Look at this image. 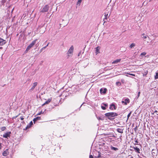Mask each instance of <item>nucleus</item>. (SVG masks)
Returning <instances> with one entry per match:
<instances>
[{
  "label": "nucleus",
  "mask_w": 158,
  "mask_h": 158,
  "mask_svg": "<svg viewBox=\"0 0 158 158\" xmlns=\"http://www.w3.org/2000/svg\"><path fill=\"white\" fill-rule=\"evenodd\" d=\"M73 45H72V46H71L70 48L68 50L67 52V54H68V55L69 54H72L73 52Z\"/></svg>",
  "instance_id": "nucleus-9"
},
{
  "label": "nucleus",
  "mask_w": 158,
  "mask_h": 158,
  "mask_svg": "<svg viewBox=\"0 0 158 158\" xmlns=\"http://www.w3.org/2000/svg\"><path fill=\"white\" fill-rule=\"evenodd\" d=\"M52 99L49 98L47 101H46L42 105V106H44L45 105L48 104L51 101Z\"/></svg>",
  "instance_id": "nucleus-18"
},
{
  "label": "nucleus",
  "mask_w": 158,
  "mask_h": 158,
  "mask_svg": "<svg viewBox=\"0 0 158 158\" xmlns=\"http://www.w3.org/2000/svg\"><path fill=\"white\" fill-rule=\"evenodd\" d=\"M35 119L36 120H39L41 119V118L40 117H37L36 118H35Z\"/></svg>",
  "instance_id": "nucleus-33"
},
{
  "label": "nucleus",
  "mask_w": 158,
  "mask_h": 158,
  "mask_svg": "<svg viewBox=\"0 0 158 158\" xmlns=\"http://www.w3.org/2000/svg\"><path fill=\"white\" fill-rule=\"evenodd\" d=\"M140 93V92H138L137 98L139 97Z\"/></svg>",
  "instance_id": "nucleus-42"
},
{
  "label": "nucleus",
  "mask_w": 158,
  "mask_h": 158,
  "mask_svg": "<svg viewBox=\"0 0 158 158\" xmlns=\"http://www.w3.org/2000/svg\"><path fill=\"white\" fill-rule=\"evenodd\" d=\"M147 74V73H146L145 74H144V73H143V76H146V75Z\"/></svg>",
  "instance_id": "nucleus-45"
},
{
  "label": "nucleus",
  "mask_w": 158,
  "mask_h": 158,
  "mask_svg": "<svg viewBox=\"0 0 158 158\" xmlns=\"http://www.w3.org/2000/svg\"><path fill=\"white\" fill-rule=\"evenodd\" d=\"M32 125L33 122L32 121H31L29 123L27 126V127H26V130L30 128Z\"/></svg>",
  "instance_id": "nucleus-15"
},
{
  "label": "nucleus",
  "mask_w": 158,
  "mask_h": 158,
  "mask_svg": "<svg viewBox=\"0 0 158 158\" xmlns=\"http://www.w3.org/2000/svg\"><path fill=\"white\" fill-rule=\"evenodd\" d=\"M118 84H120V85L121 84V83H120V82H116V85H118Z\"/></svg>",
  "instance_id": "nucleus-41"
},
{
  "label": "nucleus",
  "mask_w": 158,
  "mask_h": 158,
  "mask_svg": "<svg viewBox=\"0 0 158 158\" xmlns=\"http://www.w3.org/2000/svg\"><path fill=\"white\" fill-rule=\"evenodd\" d=\"M24 116H21L20 117V118H18V120L19 121V120L20 119L21 120H23L24 119Z\"/></svg>",
  "instance_id": "nucleus-28"
},
{
  "label": "nucleus",
  "mask_w": 158,
  "mask_h": 158,
  "mask_svg": "<svg viewBox=\"0 0 158 158\" xmlns=\"http://www.w3.org/2000/svg\"><path fill=\"white\" fill-rule=\"evenodd\" d=\"M82 0H78V1L77 3V5H80V4L81 3Z\"/></svg>",
  "instance_id": "nucleus-26"
},
{
  "label": "nucleus",
  "mask_w": 158,
  "mask_h": 158,
  "mask_svg": "<svg viewBox=\"0 0 158 158\" xmlns=\"http://www.w3.org/2000/svg\"><path fill=\"white\" fill-rule=\"evenodd\" d=\"M8 149H6L5 151H4V152L2 153L3 156H6L9 153L8 152Z\"/></svg>",
  "instance_id": "nucleus-17"
},
{
  "label": "nucleus",
  "mask_w": 158,
  "mask_h": 158,
  "mask_svg": "<svg viewBox=\"0 0 158 158\" xmlns=\"http://www.w3.org/2000/svg\"><path fill=\"white\" fill-rule=\"evenodd\" d=\"M107 91V89L105 88H102L100 90V93L102 94H106Z\"/></svg>",
  "instance_id": "nucleus-6"
},
{
  "label": "nucleus",
  "mask_w": 158,
  "mask_h": 158,
  "mask_svg": "<svg viewBox=\"0 0 158 158\" xmlns=\"http://www.w3.org/2000/svg\"><path fill=\"white\" fill-rule=\"evenodd\" d=\"M130 102V100L128 98L126 99H123L122 101V103L124 105H127Z\"/></svg>",
  "instance_id": "nucleus-7"
},
{
  "label": "nucleus",
  "mask_w": 158,
  "mask_h": 158,
  "mask_svg": "<svg viewBox=\"0 0 158 158\" xmlns=\"http://www.w3.org/2000/svg\"><path fill=\"white\" fill-rule=\"evenodd\" d=\"M152 112H151L152 113L153 112V114L154 113H156V114L157 115H158V109L157 110H156L155 109L152 110Z\"/></svg>",
  "instance_id": "nucleus-23"
},
{
  "label": "nucleus",
  "mask_w": 158,
  "mask_h": 158,
  "mask_svg": "<svg viewBox=\"0 0 158 158\" xmlns=\"http://www.w3.org/2000/svg\"><path fill=\"white\" fill-rule=\"evenodd\" d=\"M131 114V112H130L128 114V115L127 116V119H128V118H129V117H130Z\"/></svg>",
  "instance_id": "nucleus-36"
},
{
  "label": "nucleus",
  "mask_w": 158,
  "mask_h": 158,
  "mask_svg": "<svg viewBox=\"0 0 158 158\" xmlns=\"http://www.w3.org/2000/svg\"><path fill=\"white\" fill-rule=\"evenodd\" d=\"M106 22V21H104V23H105V22Z\"/></svg>",
  "instance_id": "nucleus-49"
},
{
  "label": "nucleus",
  "mask_w": 158,
  "mask_h": 158,
  "mask_svg": "<svg viewBox=\"0 0 158 158\" xmlns=\"http://www.w3.org/2000/svg\"><path fill=\"white\" fill-rule=\"evenodd\" d=\"M46 48V46H45V47H44L40 49V52H42V51L43 50H44V49H45V48Z\"/></svg>",
  "instance_id": "nucleus-34"
},
{
  "label": "nucleus",
  "mask_w": 158,
  "mask_h": 158,
  "mask_svg": "<svg viewBox=\"0 0 158 158\" xmlns=\"http://www.w3.org/2000/svg\"><path fill=\"white\" fill-rule=\"evenodd\" d=\"M121 60V59H117L115 60H114L112 62V64H117L118 62H119Z\"/></svg>",
  "instance_id": "nucleus-19"
},
{
  "label": "nucleus",
  "mask_w": 158,
  "mask_h": 158,
  "mask_svg": "<svg viewBox=\"0 0 158 158\" xmlns=\"http://www.w3.org/2000/svg\"><path fill=\"white\" fill-rule=\"evenodd\" d=\"M46 113V110L45 109V110H44V112H43V111L42 110L40 112H39L38 114H37V115H40L42 114H45Z\"/></svg>",
  "instance_id": "nucleus-22"
},
{
  "label": "nucleus",
  "mask_w": 158,
  "mask_h": 158,
  "mask_svg": "<svg viewBox=\"0 0 158 158\" xmlns=\"http://www.w3.org/2000/svg\"><path fill=\"white\" fill-rule=\"evenodd\" d=\"M108 104L106 103H104L101 104V107L102 109H106L108 107Z\"/></svg>",
  "instance_id": "nucleus-12"
},
{
  "label": "nucleus",
  "mask_w": 158,
  "mask_h": 158,
  "mask_svg": "<svg viewBox=\"0 0 158 158\" xmlns=\"http://www.w3.org/2000/svg\"><path fill=\"white\" fill-rule=\"evenodd\" d=\"M112 137H115V136H114V135H113V136Z\"/></svg>",
  "instance_id": "nucleus-47"
},
{
  "label": "nucleus",
  "mask_w": 158,
  "mask_h": 158,
  "mask_svg": "<svg viewBox=\"0 0 158 158\" xmlns=\"http://www.w3.org/2000/svg\"><path fill=\"white\" fill-rule=\"evenodd\" d=\"M111 13V12H110L109 13V11L108 13H105V18L104 19H107V18L109 17Z\"/></svg>",
  "instance_id": "nucleus-13"
},
{
  "label": "nucleus",
  "mask_w": 158,
  "mask_h": 158,
  "mask_svg": "<svg viewBox=\"0 0 158 158\" xmlns=\"http://www.w3.org/2000/svg\"><path fill=\"white\" fill-rule=\"evenodd\" d=\"M88 105V104L86 103H83L82 105H81L80 108H81V106H87Z\"/></svg>",
  "instance_id": "nucleus-29"
},
{
  "label": "nucleus",
  "mask_w": 158,
  "mask_h": 158,
  "mask_svg": "<svg viewBox=\"0 0 158 158\" xmlns=\"http://www.w3.org/2000/svg\"><path fill=\"white\" fill-rule=\"evenodd\" d=\"M13 9L12 10V11H13Z\"/></svg>",
  "instance_id": "nucleus-51"
},
{
  "label": "nucleus",
  "mask_w": 158,
  "mask_h": 158,
  "mask_svg": "<svg viewBox=\"0 0 158 158\" xmlns=\"http://www.w3.org/2000/svg\"><path fill=\"white\" fill-rule=\"evenodd\" d=\"M138 146L137 145H136V144H135V145L134 146H133L132 148H133L136 152H137L138 153H140V146L138 145Z\"/></svg>",
  "instance_id": "nucleus-5"
},
{
  "label": "nucleus",
  "mask_w": 158,
  "mask_h": 158,
  "mask_svg": "<svg viewBox=\"0 0 158 158\" xmlns=\"http://www.w3.org/2000/svg\"><path fill=\"white\" fill-rule=\"evenodd\" d=\"M100 47L99 46H98L95 48V53L97 55L98 53H99Z\"/></svg>",
  "instance_id": "nucleus-16"
},
{
  "label": "nucleus",
  "mask_w": 158,
  "mask_h": 158,
  "mask_svg": "<svg viewBox=\"0 0 158 158\" xmlns=\"http://www.w3.org/2000/svg\"><path fill=\"white\" fill-rule=\"evenodd\" d=\"M6 129V127H3L1 128V130L2 131H4Z\"/></svg>",
  "instance_id": "nucleus-30"
},
{
  "label": "nucleus",
  "mask_w": 158,
  "mask_h": 158,
  "mask_svg": "<svg viewBox=\"0 0 158 158\" xmlns=\"http://www.w3.org/2000/svg\"><path fill=\"white\" fill-rule=\"evenodd\" d=\"M49 8V6L48 5H45L41 10L40 12L42 13H45L47 12Z\"/></svg>",
  "instance_id": "nucleus-4"
},
{
  "label": "nucleus",
  "mask_w": 158,
  "mask_h": 158,
  "mask_svg": "<svg viewBox=\"0 0 158 158\" xmlns=\"http://www.w3.org/2000/svg\"><path fill=\"white\" fill-rule=\"evenodd\" d=\"M6 42V40H4L0 37V45H3L5 44Z\"/></svg>",
  "instance_id": "nucleus-10"
},
{
  "label": "nucleus",
  "mask_w": 158,
  "mask_h": 158,
  "mask_svg": "<svg viewBox=\"0 0 158 158\" xmlns=\"http://www.w3.org/2000/svg\"><path fill=\"white\" fill-rule=\"evenodd\" d=\"M84 50L83 49V51L82 52V51H80V52H79V53L78 54V56H79L81 55V53L83 54L84 53Z\"/></svg>",
  "instance_id": "nucleus-25"
},
{
  "label": "nucleus",
  "mask_w": 158,
  "mask_h": 158,
  "mask_svg": "<svg viewBox=\"0 0 158 158\" xmlns=\"http://www.w3.org/2000/svg\"><path fill=\"white\" fill-rule=\"evenodd\" d=\"M137 127H136L134 128V131H137Z\"/></svg>",
  "instance_id": "nucleus-43"
},
{
  "label": "nucleus",
  "mask_w": 158,
  "mask_h": 158,
  "mask_svg": "<svg viewBox=\"0 0 158 158\" xmlns=\"http://www.w3.org/2000/svg\"><path fill=\"white\" fill-rule=\"evenodd\" d=\"M129 74L130 75H132L133 76H135V75L134 74H133L129 73Z\"/></svg>",
  "instance_id": "nucleus-44"
},
{
  "label": "nucleus",
  "mask_w": 158,
  "mask_h": 158,
  "mask_svg": "<svg viewBox=\"0 0 158 158\" xmlns=\"http://www.w3.org/2000/svg\"><path fill=\"white\" fill-rule=\"evenodd\" d=\"M20 114H19V115H17V116H14V117H13V118H14V119L16 118L17 117H18L19 116V115H20Z\"/></svg>",
  "instance_id": "nucleus-40"
},
{
  "label": "nucleus",
  "mask_w": 158,
  "mask_h": 158,
  "mask_svg": "<svg viewBox=\"0 0 158 158\" xmlns=\"http://www.w3.org/2000/svg\"><path fill=\"white\" fill-rule=\"evenodd\" d=\"M96 117H97V118L98 120H103V119H102L101 117H97V116H96Z\"/></svg>",
  "instance_id": "nucleus-37"
},
{
  "label": "nucleus",
  "mask_w": 158,
  "mask_h": 158,
  "mask_svg": "<svg viewBox=\"0 0 158 158\" xmlns=\"http://www.w3.org/2000/svg\"><path fill=\"white\" fill-rule=\"evenodd\" d=\"M116 107L115 106V105L114 103L111 104L110 106L109 109H116Z\"/></svg>",
  "instance_id": "nucleus-20"
},
{
  "label": "nucleus",
  "mask_w": 158,
  "mask_h": 158,
  "mask_svg": "<svg viewBox=\"0 0 158 158\" xmlns=\"http://www.w3.org/2000/svg\"><path fill=\"white\" fill-rule=\"evenodd\" d=\"M94 156L93 155H90L89 156V158H93Z\"/></svg>",
  "instance_id": "nucleus-38"
},
{
  "label": "nucleus",
  "mask_w": 158,
  "mask_h": 158,
  "mask_svg": "<svg viewBox=\"0 0 158 158\" xmlns=\"http://www.w3.org/2000/svg\"><path fill=\"white\" fill-rule=\"evenodd\" d=\"M111 149L112 150H114L115 151H117L118 150V148L113 147L112 146L111 147Z\"/></svg>",
  "instance_id": "nucleus-24"
},
{
  "label": "nucleus",
  "mask_w": 158,
  "mask_h": 158,
  "mask_svg": "<svg viewBox=\"0 0 158 158\" xmlns=\"http://www.w3.org/2000/svg\"><path fill=\"white\" fill-rule=\"evenodd\" d=\"M25 112V110H23V113H24Z\"/></svg>",
  "instance_id": "nucleus-46"
},
{
  "label": "nucleus",
  "mask_w": 158,
  "mask_h": 158,
  "mask_svg": "<svg viewBox=\"0 0 158 158\" xmlns=\"http://www.w3.org/2000/svg\"><path fill=\"white\" fill-rule=\"evenodd\" d=\"M37 121V120H36L35 119V118H34L33 119V122L34 123H35L36 121Z\"/></svg>",
  "instance_id": "nucleus-39"
},
{
  "label": "nucleus",
  "mask_w": 158,
  "mask_h": 158,
  "mask_svg": "<svg viewBox=\"0 0 158 158\" xmlns=\"http://www.w3.org/2000/svg\"><path fill=\"white\" fill-rule=\"evenodd\" d=\"M123 129L118 128L116 129V130L118 133H123Z\"/></svg>",
  "instance_id": "nucleus-21"
},
{
  "label": "nucleus",
  "mask_w": 158,
  "mask_h": 158,
  "mask_svg": "<svg viewBox=\"0 0 158 158\" xmlns=\"http://www.w3.org/2000/svg\"><path fill=\"white\" fill-rule=\"evenodd\" d=\"M135 46V44L134 43H132L131 44L130 46V47L131 48H132L133 47H134V46Z\"/></svg>",
  "instance_id": "nucleus-27"
},
{
  "label": "nucleus",
  "mask_w": 158,
  "mask_h": 158,
  "mask_svg": "<svg viewBox=\"0 0 158 158\" xmlns=\"http://www.w3.org/2000/svg\"><path fill=\"white\" fill-rule=\"evenodd\" d=\"M135 143H134V144H136V145H139L140 146V148H141L142 147V145L141 144H140V143H138L139 142L138 141V139H136L135 138Z\"/></svg>",
  "instance_id": "nucleus-14"
},
{
  "label": "nucleus",
  "mask_w": 158,
  "mask_h": 158,
  "mask_svg": "<svg viewBox=\"0 0 158 158\" xmlns=\"http://www.w3.org/2000/svg\"><path fill=\"white\" fill-rule=\"evenodd\" d=\"M11 134V132L10 131L7 132L3 135V137L4 138H8V137H10Z\"/></svg>",
  "instance_id": "nucleus-8"
},
{
  "label": "nucleus",
  "mask_w": 158,
  "mask_h": 158,
  "mask_svg": "<svg viewBox=\"0 0 158 158\" xmlns=\"http://www.w3.org/2000/svg\"><path fill=\"white\" fill-rule=\"evenodd\" d=\"M105 115L106 116L108 117V119L111 120L113 119L111 118L117 116L118 114L116 113L109 112L106 113Z\"/></svg>",
  "instance_id": "nucleus-1"
},
{
  "label": "nucleus",
  "mask_w": 158,
  "mask_h": 158,
  "mask_svg": "<svg viewBox=\"0 0 158 158\" xmlns=\"http://www.w3.org/2000/svg\"><path fill=\"white\" fill-rule=\"evenodd\" d=\"M37 82H35L33 83V85H32V87H31V88L29 89V91L30 92L32 91H33L35 87L37 86Z\"/></svg>",
  "instance_id": "nucleus-11"
},
{
  "label": "nucleus",
  "mask_w": 158,
  "mask_h": 158,
  "mask_svg": "<svg viewBox=\"0 0 158 158\" xmlns=\"http://www.w3.org/2000/svg\"><path fill=\"white\" fill-rule=\"evenodd\" d=\"M145 34H142V38L143 39H145L147 38V36H145Z\"/></svg>",
  "instance_id": "nucleus-32"
},
{
  "label": "nucleus",
  "mask_w": 158,
  "mask_h": 158,
  "mask_svg": "<svg viewBox=\"0 0 158 158\" xmlns=\"http://www.w3.org/2000/svg\"><path fill=\"white\" fill-rule=\"evenodd\" d=\"M155 79H158V73H156V75L155 76Z\"/></svg>",
  "instance_id": "nucleus-31"
},
{
  "label": "nucleus",
  "mask_w": 158,
  "mask_h": 158,
  "mask_svg": "<svg viewBox=\"0 0 158 158\" xmlns=\"http://www.w3.org/2000/svg\"><path fill=\"white\" fill-rule=\"evenodd\" d=\"M36 40H34L27 47L25 51V53H27L30 49L36 43Z\"/></svg>",
  "instance_id": "nucleus-3"
},
{
  "label": "nucleus",
  "mask_w": 158,
  "mask_h": 158,
  "mask_svg": "<svg viewBox=\"0 0 158 158\" xmlns=\"http://www.w3.org/2000/svg\"><path fill=\"white\" fill-rule=\"evenodd\" d=\"M92 154L95 158H102L103 157V156L101 155V153L96 150L94 151Z\"/></svg>",
  "instance_id": "nucleus-2"
},
{
  "label": "nucleus",
  "mask_w": 158,
  "mask_h": 158,
  "mask_svg": "<svg viewBox=\"0 0 158 158\" xmlns=\"http://www.w3.org/2000/svg\"><path fill=\"white\" fill-rule=\"evenodd\" d=\"M24 123V121H23V122H22V123Z\"/></svg>",
  "instance_id": "nucleus-50"
},
{
  "label": "nucleus",
  "mask_w": 158,
  "mask_h": 158,
  "mask_svg": "<svg viewBox=\"0 0 158 158\" xmlns=\"http://www.w3.org/2000/svg\"><path fill=\"white\" fill-rule=\"evenodd\" d=\"M48 44H49V43H48L47 45H46V47L48 46Z\"/></svg>",
  "instance_id": "nucleus-48"
},
{
  "label": "nucleus",
  "mask_w": 158,
  "mask_h": 158,
  "mask_svg": "<svg viewBox=\"0 0 158 158\" xmlns=\"http://www.w3.org/2000/svg\"><path fill=\"white\" fill-rule=\"evenodd\" d=\"M146 54V53L145 52H143L141 53L140 55L141 56H145Z\"/></svg>",
  "instance_id": "nucleus-35"
}]
</instances>
